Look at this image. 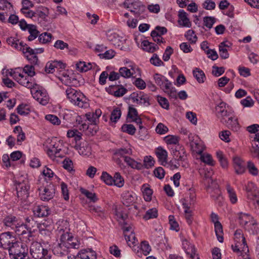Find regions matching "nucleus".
I'll list each match as a JSON object with an SVG mask.
<instances>
[{
	"mask_svg": "<svg viewBox=\"0 0 259 259\" xmlns=\"http://www.w3.org/2000/svg\"><path fill=\"white\" fill-rule=\"evenodd\" d=\"M35 14L41 19L46 20L49 14V9L46 7H42L36 11Z\"/></svg>",
	"mask_w": 259,
	"mask_h": 259,
	"instance_id": "56",
	"label": "nucleus"
},
{
	"mask_svg": "<svg viewBox=\"0 0 259 259\" xmlns=\"http://www.w3.org/2000/svg\"><path fill=\"white\" fill-rule=\"evenodd\" d=\"M124 161L129 166L133 168L140 169L142 167V164L141 163L137 162L130 157L124 156Z\"/></svg>",
	"mask_w": 259,
	"mask_h": 259,
	"instance_id": "41",
	"label": "nucleus"
},
{
	"mask_svg": "<svg viewBox=\"0 0 259 259\" xmlns=\"http://www.w3.org/2000/svg\"><path fill=\"white\" fill-rule=\"evenodd\" d=\"M121 111L119 108L115 107L111 112L110 115V120L116 123L120 118Z\"/></svg>",
	"mask_w": 259,
	"mask_h": 259,
	"instance_id": "49",
	"label": "nucleus"
},
{
	"mask_svg": "<svg viewBox=\"0 0 259 259\" xmlns=\"http://www.w3.org/2000/svg\"><path fill=\"white\" fill-rule=\"evenodd\" d=\"M121 131L131 135H134L136 131L135 127L133 124H124L121 126Z\"/></svg>",
	"mask_w": 259,
	"mask_h": 259,
	"instance_id": "54",
	"label": "nucleus"
},
{
	"mask_svg": "<svg viewBox=\"0 0 259 259\" xmlns=\"http://www.w3.org/2000/svg\"><path fill=\"white\" fill-rule=\"evenodd\" d=\"M101 179L107 185L112 186L113 185V177L106 171L102 172Z\"/></svg>",
	"mask_w": 259,
	"mask_h": 259,
	"instance_id": "53",
	"label": "nucleus"
},
{
	"mask_svg": "<svg viewBox=\"0 0 259 259\" xmlns=\"http://www.w3.org/2000/svg\"><path fill=\"white\" fill-rule=\"evenodd\" d=\"M75 147L80 155L89 156L91 154V147L87 141H84Z\"/></svg>",
	"mask_w": 259,
	"mask_h": 259,
	"instance_id": "28",
	"label": "nucleus"
},
{
	"mask_svg": "<svg viewBox=\"0 0 259 259\" xmlns=\"http://www.w3.org/2000/svg\"><path fill=\"white\" fill-rule=\"evenodd\" d=\"M22 52L31 64L33 65L37 64L38 58L35 54V51L33 49L26 45L24 48V50H22Z\"/></svg>",
	"mask_w": 259,
	"mask_h": 259,
	"instance_id": "18",
	"label": "nucleus"
},
{
	"mask_svg": "<svg viewBox=\"0 0 259 259\" xmlns=\"http://www.w3.org/2000/svg\"><path fill=\"white\" fill-rule=\"evenodd\" d=\"M135 73V70L134 68L129 69L125 67H120L119 69V74L120 76H121L124 78H130L133 77L134 74Z\"/></svg>",
	"mask_w": 259,
	"mask_h": 259,
	"instance_id": "39",
	"label": "nucleus"
},
{
	"mask_svg": "<svg viewBox=\"0 0 259 259\" xmlns=\"http://www.w3.org/2000/svg\"><path fill=\"white\" fill-rule=\"evenodd\" d=\"M19 222L20 221L18 218L13 214H10L4 217L2 223L4 226L10 227L11 229H13L16 227V226L18 225Z\"/></svg>",
	"mask_w": 259,
	"mask_h": 259,
	"instance_id": "23",
	"label": "nucleus"
},
{
	"mask_svg": "<svg viewBox=\"0 0 259 259\" xmlns=\"http://www.w3.org/2000/svg\"><path fill=\"white\" fill-rule=\"evenodd\" d=\"M66 242L68 243V245H67L68 249L70 248H78L79 247L80 244L78 240L74 239L69 232L68 236L66 237Z\"/></svg>",
	"mask_w": 259,
	"mask_h": 259,
	"instance_id": "46",
	"label": "nucleus"
},
{
	"mask_svg": "<svg viewBox=\"0 0 259 259\" xmlns=\"http://www.w3.org/2000/svg\"><path fill=\"white\" fill-rule=\"evenodd\" d=\"M108 39L120 50L126 51L128 49L123 46V42L125 41V39H122V38L119 36L116 33L111 34L108 36Z\"/></svg>",
	"mask_w": 259,
	"mask_h": 259,
	"instance_id": "20",
	"label": "nucleus"
},
{
	"mask_svg": "<svg viewBox=\"0 0 259 259\" xmlns=\"http://www.w3.org/2000/svg\"><path fill=\"white\" fill-rule=\"evenodd\" d=\"M214 231L218 241L222 243L224 241L223 227L221 223L214 224Z\"/></svg>",
	"mask_w": 259,
	"mask_h": 259,
	"instance_id": "47",
	"label": "nucleus"
},
{
	"mask_svg": "<svg viewBox=\"0 0 259 259\" xmlns=\"http://www.w3.org/2000/svg\"><path fill=\"white\" fill-rule=\"evenodd\" d=\"M226 190L228 194L229 200L231 203H236L238 201V198L234 189L229 184H227L226 185Z\"/></svg>",
	"mask_w": 259,
	"mask_h": 259,
	"instance_id": "37",
	"label": "nucleus"
},
{
	"mask_svg": "<svg viewBox=\"0 0 259 259\" xmlns=\"http://www.w3.org/2000/svg\"><path fill=\"white\" fill-rule=\"evenodd\" d=\"M23 222L20 221L13 230H15V232L19 236L26 235V237L29 238L28 231L26 230L25 227L23 226Z\"/></svg>",
	"mask_w": 259,
	"mask_h": 259,
	"instance_id": "40",
	"label": "nucleus"
},
{
	"mask_svg": "<svg viewBox=\"0 0 259 259\" xmlns=\"http://www.w3.org/2000/svg\"><path fill=\"white\" fill-rule=\"evenodd\" d=\"M97 124L95 123L83 124L80 128V130L85 131L87 134L94 135L98 130Z\"/></svg>",
	"mask_w": 259,
	"mask_h": 259,
	"instance_id": "36",
	"label": "nucleus"
},
{
	"mask_svg": "<svg viewBox=\"0 0 259 259\" xmlns=\"http://www.w3.org/2000/svg\"><path fill=\"white\" fill-rule=\"evenodd\" d=\"M133 100L137 104L144 106L150 105L149 99L148 95L143 93L140 92V94H137L135 97L133 98Z\"/></svg>",
	"mask_w": 259,
	"mask_h": 259,
	"instance_id": "32",
	"label": "nucleus"
},
{
	"mask_svg": "<svg viewBox=\"0 0 259 259\" xmlns=\"http://www.w3.org/2000/svg\"><path fill=\"white\" fill-rule=\"evenodd\" d=\"M132 153V150L130 148H121L116 149L114 152V155L123 157L125 155H130Z\"/></svg>",
	"mask_w": 259,
	"mask_h": 259,
	"instance_id": "52",
	"label": "nucleus"
},
{
	"mask_svg": "<svg viewBox=\"0 0 259 259\" xmlns=\"http://www.w3.org/2000/svg\"><path fill=\"white\" fill-rule=\"evenodd\" d=\"M52 38V34L48 32H44L39 34L38 40L40 43L47 44L51 41Z\"/></svg>",
	"mask_w": 259,
	"mask_h": 259,
	"instance_id": "55",
	"label": "nucleus"
},
{
	"mask_svg": "<svg viewBox=\"0 0 259 259\" xmlns=\"http://www.w3.org/2000/svg\"><path fill=\"white\" fill-rule=\"evenodd\" d=\"M62 145L60 141H58L56 139L51 141L50 145L47 146V153L48 156L53 160L56 157H59L60 151L62 150Z\"/></svg>",
	"mask_w": 259,
	"mask_h": 259,
	"instance_id": "8",
	"label": "nucleus"
},
{
	"mask_svg": "<svg viewBox=\"0 0 259 259\" xmlns=\"http://www.w3.org/2000/svg\"><path fill=\"white\" fill-rule=\"evenodd\" d=\"M38 191L40 199L44 201H48L54 197L55 188L53 184H50L45 187L39 188Z\"/></svg>",
	"mask_w": 259,
	"mask_h": 259,
	"instance_id": "12",
	"label": "nucleus"
},
{
	"mask_svg": "<svg viewBox=\"0 0 259 259\" xmlns=\"http://www.w3.org/2000/svg\"><path fill=\"white\" fill-rule=\"evenodd\" d=\"M233 161L236 174L237 175L243 174L246 170V165L244 161L238 156H235L233 159Z\"/></svg>",
	"mask_w": 259,
	"mask_h": 259,
	"instance_id": "21",
	"label": "nucleus"
},
{
	"mask_svg": "<svg viewBox=\"0 0 259 259\" xmlns=\"http://www.w3.org/2000/svg\"><path fill=\"white\" fill-rule=\"evenodd\" d=\"M245 190L247 193L248 199H253L254 198H257L259 196V191L256 185L252 182H248L245 187Z\"/></svg>",
	"mask_w": 259,
	"mask_h": 259,
	"instance_id": "22",
	"label": "nucleus"
},
{
	"mask_svg": "<svg viewBox=\"0 0 259 259\" xmlns=\"http://www.w3.org/2000/svg\"><path fill=\"white\" fill-rule=\"evenodd\" d=\"M16 190L18 200L22 202L29 196V186L28 185V182L26 181L19 183L16 185Z\"/></svg>",
	"mask_w": 259,
	"mask_h": 259,
	"instance_id": "14",
	"label": "nucleus"
},
{
	"mask_svg": "<svg viewBox=\"0 0 259 259\" xmlns=\"http://www.w3.org/2000/svg\"><path fill=\"white\" fill-rule=\"evenodd\" d=\"M142 48L143 50L149 53H153L159 49L157 45L147 40H144L142 42Z\"/></svg>",
	"mask_w": 259,
	"mask_h": 259,
	"instance_id": "33",
	"label": "nucleus"
},
{
	"mask_svg": "<svg viewBox=\"0 0 259 259\" xmlns=\"http://www.w3.org/2000/svg\"><path fill=\"white\" fill-rule=\"evenodd\" d=\"M33 215L37 218L47 217L51 212L49 207L43 205H35L32 208Z\"/></svg>",
	"mask_w": 259,
	"mask_h": 259,
	"instance_id": "17",
	"label": "nucleus"
},
{
	"mask_svg": "<svg viewBox=\"0 0 259 259\" xmlns=\"http://www.w3.org/2000/svg\"><path fill=\"white\" fill-rule=\"evenodd\" d=\"M102 114V111L100 109H96L94 112H89L85 114L87 120L90 123L97 124L99 121V118Z\"/></svg>",
	"mask_w": 259,
	"mask_h": 259,
	"instance_id": "31",
	"label": "nucleus"
},
{
	"mask_svg": "<svg viewBox=\"0 0 259 259\" xmlns=\"http://www.w3.org/2000/svg\"><path fill=\"white\" fill-rule=\"evenodd\" d=\"M63 167L64 169L70 172H74L73 169V162L69 158H65L62 162Z\"/></svg>",
	"mask_w": 259,
	"mask_h": 259,
	"instance_id": "51",
	"label": "nucleus"
},
{
	"mask_svg": "<svg viewBox=\"0 0 259 259\" xmlns=\"http://www.w3.org/2000/svg\"><path fill=\"white\" fill-rule=\"evenodd\" d=\"M66 95L67 99L73 105L82 108H86L89 107V104L88 99L80 91L68 87L66 90Z\"/></svg>",
	"mask_w": 259,
	"mask_h": 259,
	"instance_id": "1",
	"label": "nucleus"
},
{
	"mask_svg": "<svg viewBox=\"0 0 259 259\" xmlns=\"http://www.w3.org/2000/svg\"><path fill=\"white\" fill-rule=\"evenodd\" d=\"M179 24L183 26L186 27H190L191 26V22L187 17V14L183 10H180L179 11Z\"/></svg>",
	"mask_w": 259,
	"mask_h": 259,
	"instance_id": "30",
	"label": "nucleus"
},
{
	"mask_svg": "<svg viewBox=\"0 0 259 259\" xmlns=\"http://www.w3.org/2000/svg\"><path fill=\"white\" fill-rule=\"evenodd\" d=\"M30 253L34 259H51L48 251L44 248L40 243L33 242L30 247Z\"/></svg>",
	"mask_w": 259,
	"mask_h": 259,
	"instance_id": "6",
	"label": "nucleus"
},
{
	"mask_svg": "<svg viewBox=\"0 0 259 259\" xmlns=\"http://www.w3.org/2000/svg\"><path fill=\"white\" fill-rule=\"evenodd\" d=\"M21 71H24L25 74L30 78L35 74L34 67L33 65H26L23 69H21Z\"/></svg>",
	"mask_w": 259,
	"mask_h": 259,
	"instance_id": "64",
	"label": "nucleus"
},
{
	"mask_svg": "<svg viewBox=\"0 0 259 259\" xmlns=\"http://www.w3.org/2000/svg\"><path fill=\"white\" fill-rule=\"evenodd\" d=\"M123 6L128 9L136 17L144 19L147 17L146 6L139 0H133L132 2H124Z\"/></svg>",
	"mask_w": 259,
	"mask_h": 259,
	"instance_id": "3",
	"label": "nucleus"
},
{
	"mask_svg": "<svg viewBox=\"0 0 259 259\" xmlns=\"http://www.w3.org/2000/svg\"><path fill=\"white\" fill-rule=\"evenodd\" d=\"M31 90L32 95L36 100L40 104L45 105L49 101V96L46 90L38 88L36 89L35 86L32 88Z\"/></svg>",
	"mask_w": 259,
	"mask_h": 259,
	"instance_id": "11",
	"label": "nucleus"
},
{
	"mask_svg": "<svg viewBox=\"0 0 259 259\" xmlns=\"http://www.w3.org/2000/svg\"><path fill=\"white\" fill-rule=\"evenodd\" d=\"M150 62L155 66H164V63L156 54H153L152 57L150 59Z\"/></svg>",
	"mask_w": 259,
	"mask_h": 259,
	"instance_id": "62",
	"label": "nucleus"
},
{
	"mask_svg": "<svg viewBox=\"0 0 259 259\" xmlns=\"http://www.w3.org/2000/svg\"><path fill=\"white\" fill-rule=\"evenodd\" d=\"M144 200L146 201L149 202L152 200V195L153 190L150 189L148 184H144L141 188Z\"/></svg>",
	"mask_w": 259,
	"mask_h": 259,
	"instance_id": "35",
	"label": "nucleus"
},
{
	"mask_svg": "<svg viewBox=\"0 0 259 259\" xmlns=\"http://www.w3.org/2000/svg\"><path fill=\"white\" fill-rule=\"evenodd\" d=\"M182 247L188 257L191 259H199L197 254H196V250L194 246L191 244L187 240L182 241Z\"/></svg>",
	"mask_w": 259,
	"mask_h": 259,
	"instance_id": "16",
	"label": "nucleus"
},
{
	"mask_svg": "<svg viewBox=\"0 0 259 259\" xmlns=\"http://www.w3.org/2000/svg\"><path fill=\"white\" fill-rule=\"evenodd\" d=\"M215 114L222 123L233 115L231 111L227 109L226 104L224 102H221L215 106Z\"/></svg>",
	"mask_w": 259,
	"mask_h": 259,
	"instance_id": "9",
	"label": "nucleus"
},
{
	"mask_svg": "<svg viewBox=\"0 0 259 259\" xmlns=\"http://www.w3.org/2000/svg\"><path fill=\"white\" fill-rule=\"evenodd\" d=\"M155 154L161 164L165 166L167 158V152L162 147H158L156 149Z\"/></svg>",
	"mask_w": 259,
	"mask_h": 259,
	"instance_id": "29",
	"label": "nucleus"
},
{
	"mask_svg": "<svg viewBox=\"0 0 259 259\" xmlns=\"http://www.w3.org/2000/svg\"><path fill=\"white\" fill-rule=\"evenodd\" d=\"M154 79L155 83L159 86L163 91L164 89H168L169 87L171 85V82L169 81L167 78L158 73L154 74Z\"/></svg>",
	"mask_w": 259,
	"mask_h": 259,
	"instance_id": "19",
	"label": "nucleus"
},
{
	"mask_svg": "<svg viewBox=\"0 0 259 259\" xmlns=\"http://www.w3.org/2000/svg\"><path fill=\"white\" fill-rule=\"evenodd\" d=\"M67 236H68V232L61 234L60 242L54 244L52 251L54 254L57 256H62L68 253V247H67V245H68V243L66 242V237Z\"/></svg>",
	"mask_w": 259,
	"mask_h": 259,
	"instance_id": "7",
	"label": "nucleus"
},
{
	"mask_svg": "<svg viewBox=\"0 0 259 259\" xmlns=\"http://www.w3.org/2000/svg\"><path fill=\"white\" fill-rule=\"evenodd\" d=\"M140 249L145 256L147 255L151 250V248L146 241H142L141 243Z\"/></svg>",
	"mask_w": 259,
	"mask_h": 259,
	"instance_id": "61",
	"label": "nucleus"
},
{
	"mask_svg": "<svg viewBox=\"0 0 259 259\" xmlns=\"http://www.w3.org/2000/svg\"><path fill=\"white\" fill-rule=\"evenodd\" d=\"M194 77L200 83H203L206 79L204 72L199 68H195L193 71Z\"/></svg>",
	"mask_w": 259,
	"mask_h": 259,
	"instance_id": "38",
	"label": "nucleus"
},
{
	"mask_svg": "<svg viewBox=\"0 0 259 259\" xmlns=\"http://www.w3.org/2000/svg\"><path fill=\"white\" fill-rule=\"evenodd\" d=\"M113 180L114 181L113 185L117 187L121 188L123 187L124 184V179L119 172L115 173L113 177Z\"/></svg>",
	"mask_w": 259,
	"mask_h": 259,
	"instance_id": "48",
	"label": "nucleus"
},
{
	"mask_svg": "<svg viewBox=\"0 0 259 259\" xmlns=\"http://www.w3.org/2000/svg\"><path fill=\"white\" fill-rule=\"evenodd\" d=\"M193 150L199 154L202 153V149L200 144L199 138L195 141H192L190 145Z\"/></svg>",
	"mask_w": 259,
	"mask_h": 259,
	"instance_id": "63",
	"label": "nucleus"
},
{
	"mask_svg": "<svg viewBox=\"0 0 259 259\" xmlns=\"http://www.w3.org/2000/svg\"><path fill=\"white\" fill-rule=\"evenodd\" d=\"M234 240L235 242L240 243L241 245H243L242 251H245L246 250L247 251H248V248L245 238L241 230H237L235 231L234 233Z\"/></svg>",
	"mask_w": 259,
	"mask_h": 259,
	"instance_id": "27",
	"label": "nucleus"
},
{
	"mask_svg": "<svg viewBox=\"0 0 259 259\" xmlns=\"http://www.w3.org/2000/svg\"><path fill=\"white\" fill-rule=\"evenodd\" d=\"M80 191L82 194L85 196L91 202L95 203L99 200L95 193L90 192L89 190L82 188H80Z\"/></svg>",
	"mask_w": 259,
	"mask_h": 259,
	"instance_id": "45",
	"label": "nucleus"
},
{
	"mask_svg": "<svg viewBox=\"0 0 259 259\" xmlns=\"http://www.w3.org/2000/svg\"><path fill=\"white\" fill-rule=\"evenodd\" d=\"M200 156L201 160L205 163H206L209 165H213L214 162L212 160L211 155L209 154L201 153Z\"/></svg>",
	"mask_w": 259,
	"mask_h": 259,
	"instance_id": "59",
	"label": "nucleus"
},
{
	"mask_svg": "<svg viewBox=\"0 0 259 259\" xmlns=\"http://www.w3.org/2000/svg\"><path fill=\"white\" fill-rule=\"evenodd\" d=\"M185 36L191 44H195L197 40V37L195 34L194 31L191 29L188 30L186 32Z\"/></svg>",
	"mask_w": 259,
	"mask_h": 259,
	"instance_id": "57",
	"label": "nucleus"
},
{
	"mask_svg": "<svg viewBox=\"0 0 259 259\" xmlns=\"http://www.w3.org/2000/svg\"><path fill=\"white\" fill-rule=\"evenodd\" d=\"M24 220L25 222H23V226H25L26 230L28 231V237H32V230L36 226H37L38 228H39L40 230L44 229L42 226H46L45 223H42L41 224H37L36 222L34 221L32 217H26Z\"/></svg>",
	"mask_w": 259,
	"mask_h": 259,
	"instance_id": "15",
	"label": "nucleus"
},
{
	"mask_svg": "<svg viewBox=\"0 0 259 259\" xmlns=\"http://www.w3.org/2000/svg\"><path fill=\"white\" fill-rule=\"evenodd\" d=\"M11 259H24L28 253V247L24 243L18 240L8 249Z\"/></svg>",
	"mask_w": 259,
	"mask_h": 259,
	"instance_id": "4",
	"label": "nucleus"
},
{
	"mask_svg": "<svg viewBox=\"0 0 259 259\" xmlns=\"http://www.w3.org/2000/svg\"><path fill=\"white\" fill-rule=\"evenodd\" d=\"M27 30L30 34L29 36L28 37V40L29 41L33 40L39 35V32L37 30L36 25L33 24L30 25Z\"/></svg>",
	"mask_w": 259,
	"mask_h": 259,
	"instance_id": "42",
	"label": "nucleus"
},
{
	"mask_svg": "<svg viewBox=\"0 0 259 259\" xmlns=\"http://www.w3.org/2000/svg\"><path fill=\"white\" fill-rule=\"evenodd\" d=\"M135 194L130 192H126L122 194V203L123 204L128 206L132 204L135 200Z\"/></svg>",
	"mask_w": 259,
	"mask_h": 259,
	"instance_id": "34",
	"label": "nucleus"
},
{
	"mask_svg": "<svg viewBox=\"0 0 259 259\" xmlns=\"http://www.w3.org/2000/svg\"><path fill=\"white\" fill-rule=\"evenodd\" d=\"M18 241L13 233L7 232L0 234V246L4 249H9L12 245Z\"/></svg>",
	"mask_w": 259,
	"mask_h": 259,
	"instance_id": "10",
	"label": "nucleus"
},
{
	"mask_svg": "<svg viewBox=\"0 0 259 259\" xmlns=\"http://www.w3.org/2000/svg\"><path fill=\"white\" fill-rule=\"evenodd\" d=\"M158 216V211L156 208H152L148 209L143 219L145 220H148L156 218Z\"/></svg>",
	"mask_w": 259,
	"mask_h": 259,
	"instance_id": "50",
	"label": "nucleus"
},
{
	"mask_svg": "<svg viewBox=\"0 0 259 259\" xmlns=\"http://www.w3.org/2000/svg\"><path fill=\"white\" fill-rule=\"evenodd\" d=\"M54 47L56 49L64 50L66 49L69 53H71L72 49L69 47L68 44L62 40L58 39L56 40L54 45Z\"/></svg>",
	"mask_w": 259,
	"mask_h": 259,
	"instance_id": "44",
	"label": "nucleus"
},
{
	"mask_svg": "<svg viewBox=\"0 0 259 259\" xmlns=\"http://www.w3.org/2000/svg\"><path fill=\"white\" fill-rule=\"evenodd\" d=\"M17 112L21 115H27L29 113L30 110L26 104H20L17 108Z\"/></svg>",
	"mask_w": 259,
	"mask_h": 259,
	"instance_id": "58",
	"label": "nucleus"
},
{
	"mask_svg": "<svg viewBox=\"0 0 259 259\" xmlns=\"http://www.w3.org/2000/svg\"><path fill=\"white\" fill-rule=\"evenodd\" d=\"M6 42L13 48L18 51L24 50V48L26 45L22 41H20L17 38L15 37H10L6 39Z\"/></svg>",
	"mask_w": 259,
	"mask_h": 259,
	"instance_id": "24",
	"label": "nucleus"
},
{
	"mask_svg": "<svg viewBox=\"0 0 259 259\" xmlns=\"http://www.w3.org/2000/svg\"><path fill=\"white\" fill-rule=\"evenodd\" d=\"M75 259H97V254L91 249H84L78 253Z\"/></svg>",
	"mask_w": 259,
	"mask_h": 259,
	"instance_id": "25",
	"label": "nucleus"
},
{
	"mask_svg": "<svg viewBox=\"0 0 259 259\" xmlns=\"http://www.w3.org/2000/svg\"><path fill=\"white\" fill-rule=\"evenodd\" d=\"M11 75L19 84L24 86L28 89H32L34 86H37V84L32 81V78L25 74L24 71H21V69H16L11 73Z\"/></svg>",
	"mask_w": 259,
	"mask_h": 259,
	"instance_id": "5",
	"label": "nucleus"
},
{
	"mask_svg": "<svg viewBox=\"0 0 259 259\" xmlns=\"http://www.w3.org/2000/svg\"><path fill=\"white\" fill-rule=\"evenodd\" d=\"M228 128L234 132H238L240 128V125L238 123V119L233 115L226 120L225 123H223Z\"/></svg>",
	"mask_w": 259,
	"mask_h": 259,
	"instance_id": "26",
	"label": "nucleus"
},
{
	"mask_svg": "<svg viewBox=\"0 0 259 259\" xmlns=\"http://www.w3.org/2000/svg\"><path fill=\"white\" fill-rule=\"evenodd\" d=\"M171 152L175 158V160L178 161V164L180 165V162H185L187 159L186 152L184 148L180 145L175 146V147H171Z\"/></svg>",
	"mask_w": 259,
	"mask_h": 259,
	"instance_id": "13",
	"label": "nucleus"
},
{
	"mask_svg": "<svg viewBox=\"0 0 259 259\" xmlns=\"http://www.w3.org/2000/svg\"><path fill=\"white\" fill-rule=\"evenodd\" d=\"M239 223L250 234H257L259 231L258 223L248 213L240 212L238 214Z\"/></svg>",
	"mask_w": 259,
	"mask_h": 259,
	"instance_id": "2",
	"label": "nucleus"
},
{
	"mask_svg": "<svg viewBox=\"0 0 259 259\" xmlns=\"http://www.w3.org/2000/svg\"><path fill=\"white\" fill-rule=\"evenodd\" d=\"M164 140L165 143L168 145H172V147H175V146H177L179 144L180 138L178 136L174 135H168L165 136L164 138Z\"/></svg>",
	"mask_w": 259,
	"mask_h": 259,
	"instance_id": "43",
	"label": "nucleus"
},
{
	"mask_svg": "<svg viewBox=\"0 0 259 259\" xmlns=\"http://www.w3.org/2000/svg\"><path fill=\"white\" fill-rule=\"evenodd\" d=\"M163 91L168 94L169 97L171 99H177L178 97V94L176 88L172 87V84L169 87L168 89H164Z\"/></svg>",
	"mask_w": 259,
	"mask_h": 259,
	"instance_id": "60",
	"label": "nucleus"
}]
</instances>
